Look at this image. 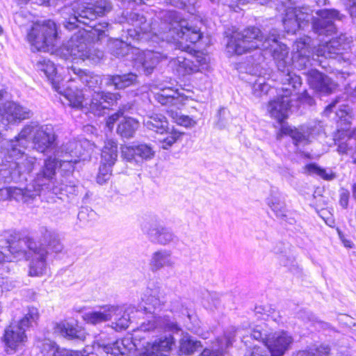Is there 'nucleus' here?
Listing matches in <instances>:
<instances>
[{"mask_svg": "<svg viewBox=\"0 0 356 356\" xmlns=\"http://www.w3.org/2000/svg\"><path fill=\"white\" fill-rule=\"evenodd\" d=\"M154 151L151 145L138 143L121 147V156L123 160L134 164H141L144 161L150 160L154 156Z\"/></svg>", "mask_w": 356, "mask_h": 356, "instance_id": "obj_17", "label": "nucleus"}, {"mask_svg": "<svg viewBox=\"0 0 356 356\" xmlns=\"http://www.w3.org/2000/svg\"><path fill=\"white\" fill-rule=\"evenodd\" d=\"M120 24L127 23L132 25L133 29H128V35L133 40H139L143 37L141 35L149 33L152 28L151 24L147 22L145 17L139 13L135 11L129 12L127 10L122 12V16L118 20Z\"/></svg>", "mask_w": 356, "mask_h": 356, "instance_id": "obj_14", "label": "nucleus"}, {"mask_svg": "<svg viewBox=\"0 0 356 356\" xmlns=\"http://www.w3.org/2000/svg\"><path fill=\"white\" fill-rule=\"evenodd\" d=\"M33 115L29 108L15 102L4 104L2 111L3 120L10 124H19L22 120L30 119Z\"/></svg>", "mask_w": 356, "mask_h": 356, "instance_id": "obj_22", "label": "nucleus"}, {"mask_svg": "<svg viewBox=\"0 0 356 356\" xmlns=\"http://www.w3.org/2000/svg\"><path fill=\"white\" fill-rule=\"evenodd\" d=\"M266 203L277 218L293 224L294 219L288 218L289 212L286 209L285 202L277 191L274 190L270 191L269 197L266 198Z\"/></svg>", "mask_w": 356, "mask_h": 356, "instance_id": "obj_29", "label": "nucleus"}, {"mask_svg": "<svg viewBox=\"0 0 356 356\" xmlns=\"http://www.w3.org/2000/svg\"><path fill=\"white\" fill-rule=\"evenodd\" d=\"M67 70L71 76L67 81L79 80L86 87L94 91L89 104V111L94 115L98 116L104 115L120 99V95L118 92L99 90L104 80L99 75L74 65L67 66Z\"/></svg>", "mask_w": 356, "mask_h": 356, "instance_id": "obj_6", "label": "nucleus"}, {"mask_svg": "<svg viewBox=\"0 0 356 356\" xmlns=\"http://www.w3.org/2000/svg\"><path fill=\"white\" fill-rule=\"evenodd\" d=\"M252 92L255 96H261L263 92H267L269 86L265 82L264 78L259 77L252 84Z\"/></svg>", "mask_w": 356, "mask_h": 356, "instance_id": "obj_52", "label": "nucleus"}, {"mask_svg": "<svg viewBox=\"0 0 356 356\" xmlns=\"http://www.w3.org/2000/svg\"><path fill=\"white\" fill-rule=\"evenodd\" d=\"M340 98L337 97L332 100L326 107L325 111L327 113H332L334 111L337 104L339 102Z\"/></svg>", "mask_w": 356, "mask_h": 356, "instance_id": "obj_63", "label": "nucleus"}, {"mask_svg": "<svg viewBox=\"0 0 356 356\" xmlns=\"http://www.w3.org/2000/svg\"><path fill=\"white\" fill-rule=\"evenodd\" d=\"M350 111L351 110L349 106L341 104L336 109L335 113L339 118L337 122V131L339 133L341 132V135H345L348 140H352L353 138H356V129L353 130L349 129L351 119Z\"/></svg>", "mask_w": 356, "mask_h": 356, "instance_id": "obj_28", "label": "nucleus"}, {"mask_svg": "<svg viewBox=\"0 0 356 356\" xmlns=\"http://www.w3.org/2000/svg\"><path fill=\"white\" fill-rule=\"evenodd\" d=\"M271 308L269 306L257 305L254 307V312L258 315V318L266 319V316H270Z\"/></svg>", "mask_w": 356, "mask_h": 356, "instance_id": "obj_56", "label": "nucleus"}, {"mask_svg": "<svg viewBox=\"0 0 356 356\" xmlns=\"http://www.w3.org/2000/svg\"><path fill=\"white\" fill-rule=\"evenodd\" d=\"M8 197L19 201L24 195V189L17 187H10L7 189Z\"/></svg>", "mask_w": 356, "mask_h": 356, "instance_id": "obj_54", "label": "nucleus"}, {"mask_svg": "<svg viewBox=\"0 0 356 356\" xmlns=\"http://www.w3.org/2000/svg\"><path fill=\"white\" fill-rule=\"evenodd\" d=\"M174 71L181 76L192 74L199 70V66L189 58L178 56L171 61Z\"/></svg>", "mask_w": 356, "mask_h": 356, "instance_id": "obj_36", "label": "nucleus"}, {"mask_svg": "<svg viewBox=\"0 0 356 356\" xmlns=\"http://www.w3.org/2000/svg\"><path fill=\"white\" fill-rule=\"evenodd\" d=\"M339 137L335 139V144L337 145V152L340 154H347L348 151L352 149V145L350 144V140H348L345 135H341L339 132Z\"/></svg>", "mask_w": 356, "mask_h": 356, "instance_id": "obj_49", "label": "nucleus"}, {"mask_svg": "<svg viewBox=\"0 0 356 356\" xmlns=\"http://www.w3.org/2000/svg\"><path fill=\"white\" fill-rule=\"evenodd\" d=\"M209 295V297L211 298L213 307L217 309L220 305V298L218 294H217L216 293H211Z\"/></svg>", "mask_w": 356, "mask_h": 356, "instance_id": "obj_64", "label": "nucleus"}, {"mask_svg": "<svg viewBox=\"0 0 356 356\" xmlns=\"http://www.w3.org/2000/svg\"><path fill=\"white\" fill-rule=\"evenodd\" d=\"M296 0H281V8L283 10L282 24L285 31L287 33L296 34L297 31L300 30V25L296 18Z\"/></svg>", "mask_w": 356, "mask_h": 356, "instance_id": "obj_25", "label": "nucleus"}, {"mask_svg": "<svg viewBox=\"0 0 356 356\" xmlns=\"http://www.w3.org/2000/svg\"><path fill=\"white\" fill-rule=\"evenodd\" d=\"M38 318V310L33 307H29L28 312L19 321L17 325L8 326L4 332L2 337L6 351L10 353L15 351L17 348L26 338L25 332Z\"/></svg>", "mask_w": 356, "mask_h": 356, "instance_id": "obj_12", "label": "nucleus"}, {"mask_svg": "<svg viewBox=\"0 0 356 356\" xmlns=\"http://www.w3.org/2000/svg\"><path fill=\"white\" fill-rule=\"evenodd\" d=\"M305 75L309 86L318 92L330 94L337 88L329 76L316 69L309 70Z\"/></svg>", "mask_w": 356, "mask_h": 356, "instance_id": "obj_23", "label": "nucleus"}, {"mask_svg": "<svg viewBox=\"0 0 356 356\" xmlns=\"http://www.w3.org/2000/svg\"><path fill=\"white\" fill-rule=\"evenodd\" d=\"M96 212L91 208L82 207L78 213L77 218L83 225H88L89 222L96 219Z\"/></svg>", "mask_w": 356, "mask_h": 356, "instance_id": "obj_48", "label": "nucleus"}, {"mask_svg": "<svg viewBox=\"0 0 356 356\" xmlns=\"http://www.w3.org/2000/svg\"><path fill=\"white\" fill-rule=\"evenodd\" d=\"M37 127L38 124L35 122L24 126L20 133L15 137V139L10 141L11 149L10 154L11 156H18L24 154V151L21 148L25 146L26 138L34 131Z\"/></svg>", "mask_w": 356, "mask_h": 356, "instance_id": "obj_31", "label": "nucleus"}, {"mask_svg": "<svg viewBox=\"0 0 356 356\" xmlns=\"http://www.w3.org/2000/svg\"><path fill=\"white\" fill-rule=\"evenodd\" d=\"M141 228L143 232L147 234L149 240L154 243L167 245L175 238L169 227H165L154 218L144 222L141 225Z\"/></svg>", "mask_w": 356, "mask_h": 356, "instance_id": "obj_16", "label": "nucleus"}, {"mask_svg": "<svg viewBox=\"0 0 356 356\" xmlns=\"http://www.w3.org/2000/svg\"><path fill=\"white\" fill-rule=\"evenodd\" d=\"M26 39L32 51H49L56 46L58 31L56 23L49 19L42 24H33L27 31Z\"/></svg>", "mask_w": 356, "mask_h": 356, "instance_id": "obj_11", "label": "nucleus"}, {"mask_svg": "<svg viewBox=\"0 0 356 356\" xmlns=\"http://www.w3.org/2000/svg\"><path fill=\"white\" fill-rule=\"evenodd\" d=\"M108 50L113 56L117 58L124 57L127 56L131 47L127 43L120 39H112L108 44Z\"/></svg>", "mask_w": 356, "mask_h": 356, "instance_id": "obj_41", "label": "nucleus"}, {"mask_svg": "<svg viewBox=\"0 0 356 356\" xmlns=\"http://www.w3.org/2000/svg\"><path fill=\"white\" fill-rule=\"evenodd\" d=\"M54 332L70 341H83L86 337L85 329L75 320L56 323Z\"/></svg>", "mask_w": 356, "mask_h": 356, "instance_id": "obj_21", "label": "nucleus"}, {"mask_svg": "<svg viewBox=\"0 0 356 356\" xmlns=\"http://www.w3.org/2000/svg\"><path fill=\"white\" fill-rule=\"evenodd\" d=\"M114 305H106L96 307L83 314L82 318L87 323L96 325L111 320V314L115 313Z\"/></svg>", "mask_w": 356, "mask_h": 356, "instance_id": "obj_27", "label": "nucleus"}, {"mask_svg": "<svg viewBox=\"0 0 356 356\" xmlns=\"http://www.w3.org/2000/svg\"><path fill=\"white\" fill-rule=\"evenodd\" d=\"M296 6V18L300 25L301 29L309 26L311 22L313 31L319 36L331 35L336 33L337 26L336 21H342L345 17L335 8H322L316 11V15L302 11Z\"/></svg>", "mask_w": 356, "mask_h": 356, "instance_id": "obj_10", "label": "nucleus"}, {"mask_svg": "<svg viewBox=\"0 0 356 356\" xmlns=\"http://www.w3.org/2000/svg\"><path fill=\"white\" fill-rule=\"evenodd\" d=\"M245 356H270L266 347L254 346Z\"/></svg>", "mask_w": 356, "mask_h": 356, "instance_id": "obj_55", "label": "nucleus"}, {"mask_svg": "<svg viewBox=\"0 0 356 356\" xmlns=\"http://www.w3.org/2000/svg\"><path fill=\"white\" fill-rule=\"evenodd\" d=\"M225 112H226V109L225 108H220L218 110V120L216 124L220 129H222L225 127L226 122L224 120V118H222V116L225 114Z\"/></svg>", "mask_w": 356, "mask_h": 356, "instance_id": "obj_60", "label": "nucleus"}, {"mask_svg": "<svg viewBox=\"0 0 356 356\" xmlns=\"http://www.w3.org/2000/svg\"><path fill=\"white\" fill-rule=\"evenodd\" d=\"M102 350L107 356H124L127 354V348L123 341L117 340L113 343L104 345Z\"/></svg>", "mask_w": 356, "mask_h": 356, "instance_id": "obj_42", "label": "nucleus"}, {"mask_svg": "<svg viewBox=\"0 0 356 356\" xmlns=\"http://www.w3.org/2000/svg\"><path fill=\"white\" fill-rule=\"evenodd\" d=\"M141 303L137 307L129 306L128 307L114 305L115 313L111 314V327L120 332L126 330L130 323V313L133 310L143 312L144 314H154L161 310L165 300L162 296L160 286L154 282H149L142 298Z\"/></svg>", "mask_w": 356, "mask_h": 356, "instance_id": "obj_7", "label": "nucleus"}, {"mask_svg": "<svg viewBox=\"0 0 356 356\" xmlns=\"http://www.w3.org/2000/svg\"><path fill=\"white\" fill-rule=\"evenodd\" d=\"M137 75L129 72L123 74L107 75L104 77L105 83L107 86H113L115 89H124L135 84L137 81Z\"/></svg>", "mask_w": 356, "mask_h": 356, "instance_id": "obj_35", "label": "nucleus"}, {"mask_svg": "<svg viewBox=\"0 0 356 356\" xmlns=\"http://www.w3.org/2000/svg\"><path fill=\"white\" fill-rule=\"evenodd\" d=\"M337 30L338 29L336 33L331 35H325L326 38H332L318 45L316 49L318 58H333L334 55L341 54L342 51L346 49L348 44L345 35L341 34L339 37H333V35L337 34Z\"/></svg>", "mask_w": 356, "mask_h": 356, "instance_id": "obj_20", "label": "nucleus"}, {"mask_svg": "<svg viewBox=\"0 0 356 356\" xmlns=\"http://www.w3.org/2000/svg\"><path fill=\"white\" fill-rule=\"evenodd\" d=\"M203 346L202 342L197 340L195 337L186 334L179 340V355L191 356L196 353L204 350H202ZM205 350H207L205 348Z\"/></svg>", "mask_w": 356, "mask_h": 356, "instance_id": "obj_33", "label": "nucleus"}, {"mask_svg": "<svg viewBox=\"0 0 356 356\" xmlns=\"http://www.w3.org/2000/svg\"><path fill=\"white\" fill-rule=\"evenodd\" d=\"M58 165L59 152H54L44 159L42 165L33 179V187L36 192L47 191L56 195L73 193L72 181L67 185L63 180L58 181L56 179Z\"/></svg>", "mask_w": 356, "mask_h": 356, "instance_id": "obj_9", "label": "nucleus"}, {"mask_svg": "<svg viewBox=\"0 0 356 356\" xmlns=\"http://www.w3.org/2000/svg\"><path fill=\"white\" fill-rule=\"evenodd\" d=\"M306 170L310 172L318 175L322 179L330 181L335 178V175L332 172H327L325 168L319 166L315 163H311L306 165Z\"/></svg>", "mask_w": 356, "mask_h": 356, "instance_id": "obj_45", "label": "nucleus"}, {"mask_svg": "<svg viewBox=\"0 0 356 356\" xmlns=\"http://www.w3.org/2000/svg\"><path fill=\"white\" fill-rule=\"evenodd\" d=\"M112 8L113 4L109 0L76 2L72 6L63 8V27L68 31H76L65 47V54L72 60L80 59L95 65L103 58L104 51L95 48L88 39L102 41L107 36L111 24L105 21L97 22V19L106 15Z\"/></svg>", "mask_w": 356, "mask_h": 356, "instance_id": "obj_1", "label": "nucleus"}, {"mask_svg": "<svg viewBox=\"0 0 356 356\" xmlns=\"http://www.w3.org/2000/svg\"><path fill=\"white\" fill-rule=\"evenodd\" d=\"M166 129L165 132L160 134L161 137L159 138L160 146L163 149H170L173 144L181 139L184 134L183 132L177 130L174 127H168Z\"/></svg>", "mask_w": 356, "mask_h": 356, "instance_id": "obj_40", "label": "nucleus"}, {"mask_svg": "<svg viewBox=\"0 0 356 356\" xmlns=\"http://www.w3.org/2000/svg\"><path fill=\"white\" fill-rule=\"evenodd\" d=\"M293 343L292 335L287 331L281 330L270 335L266 342V348L270 356H284Z\"/></svg>", "mask_w": 356, "mask_h": 356, "instance_id": "obj_18", "label": "nucleus"}, {"mask_svg": "<svg viewBox=\"0 0 356 356\" xmlns=\"http://www.w3.org/2000/svg\"><path fill=\"white\" fill-rule=\"evenodd\" d=\"M348 9L351 17H356V0H350Z\"/></svg>", "mask_w": 356, "mask_h": 356, "instance_id": "obj_62", "label": "nucleus"}, {"mask_svg": "<svg viewBox=\"0 0 356 356\" xmlns=\"http://www.w3.org/2000/svg\"><path fill=\"white\" fill-rule=\"evenodd\" d=\"M77 145L76 143H69L65 146L61 147V149L65 148L69 152L65 154L59 153L58 170L62 177L60 180H63V182L67 185H70V181H72L73 184V193L75 191L76 185L72 174L74 171L75 165L79 162V159H77L76 152H74L72 147H76Z\"/></svg>", "mask_w": 356, "mask_h": 356, "instance_id": "obj_15", "label": "nucleus"}, {"mask_svg": "<svg viewBox=\"0 0 356 356\" xmlns=\"http://www.w3.org/2000/svg\"><path fill=\"white\" fill-rule=\"evenodd\" d=\"M118 156L117 143L112 140H107L102 149L100 163L113 167L117 161Z\"/></svg>", "mask_w": 356, "mask_h": 356, "instance_id": "obj_38", "label": "nucleus"}, {"mask_svg": "<svg viewBox=\"0 0 356 356\" xmlns=\"http://www.w3.org/2000/svg\"><path fill=\"white\" fill-rule=\"evenodd\" d=\"M144 127L160 135L165 132L169 127V122L163 114L152 113L143 119Z\"/></svg>", "mask_w": 356, "mask_h": 356, "instance_id": "obj_34", "label": "nucleus"}, {"mask_svg": "<svg viewBox=\"0 0 356 356\" xmlns=\"http://www.w3.org/2000/svg\"><path fill=\"white\" fill-rule=\"evenodd\" d=\"M243 330L240 327L235 326L227 328L224 332L223 337L219 341V350H204L200 356H231L227 350L232 347L236 338H239L244 343L247 342L245 340V336L242 333Z\"/></svg>", "mask_w": 356, "mask_h": 356, "instance_id": "obj_19", "label": "nucleus"}, {"mask_svg": "<svg viewBox=\"0 0 356 356\" xmlns=\"http://www.w3.org/2000/svg\"><path fill=\"white\" fill-rule=\"evenodd\" d=\"M35 165V159L27 157L20 162L11 163L9 171L11 180L15 183L27 181L28 176L32 172Z\"/></svg>", "mask_w": 356, "mask_h": 356, "instance_id": "obj_26", "label": "nucleus"}, {"mask_svg": "<svg viewBox=\"0 0 356 356\" xmlns=\"http://www.w3.org/2000/svg\"><path fill=\"white\" fill-rule=\"evenodd\" d=\"M21 3H26L31 2V3L38 5H44L46 6H51L54 3V0H19Z\"/></svg>", "mask_w": 356, "mask_h": 356, "instance_id": "obj_61", "label": "nucleus"}, {"mask_svg": "<svg viewBox=\"0 0 356 356\" xmlns=\"http://www.w3.org/2000/svg\"><path fill=\"white\" fill-rule=\"evenodd\" d=\"M171 252L166 250H160L152 254L150 260V268L153 272L158 271L165 266H172Z\"/></svg>", "mask_w": 356, "mask_h": 356, "instance_id": "obj_37", "label": "nucleus"}, {"mask_svg": "<svg viewBox=\"0 0 356 356\" xmlns=\"http://www.w3.org/2000/svg\"><path fill=\"white\" fill-rule=\"evenodd\" d=\"M142 329L144 331L154 332H169L168 334L156 339L149 343L145 350L139 356H168L167 353L175 345L173 334L181 331L180 325L175 318L168 315L154 316L152 319L143 323Z\"/></svg>", "mask_w": 356, "mask_h": 356, "instance_id": "obj_8", "label": "nucleus"}, {"mask_svg": "<svg viewBox=\"0 0 356 356\" xmlns=\"http://www.w3.org/2000/svg\"><path fill=\"white\" fill-rule=\"evenodd\" d=\"M330 348L328 346H321L316 348L299 350L293 356H330Z\"/></svg>", "mask_w": 356, "mask_h": 356, "instance_id": "obj_47", "label": "nucleus"}, {"mask_svg": "<svg viewBox=\"0 0 356 356\" xmlns=\"http://www.w3.org/2000/svg\"><path fill=\"white\" fill-rule=\"evenodd\" d=\"M124 113V109L123 108H120L117 112L109 115L106 120V126L109 129H113L114 124L119 120L120 117L123 115Z\"/></svg>", "mask_w": 356, "mask_h": 356, "instance_id": "obj_53", "label": "nucleus"}, {"mask_svg": "<svg viewBox=\"0 0 356 356\" xmlns=\"http://www.w3.org/2000/svg\"><path fill=\"white\" fill-rule=\"evenodd\" d=\"M274 32L275 31L271 33V36L264 40V34L259 28L248 26L241 32L234 33L233 35L227 38L226 49L228 53L236 55H241L249 51L258 49L260 51L256 52L254 56H258L259 60L261 58V51H269L271 56H273L271 49H273L272 44L273 42L276 41V42L283 44V43L278 41L279 35L275 34ZM307 44V39L298 40L296 42L297 54L294 55L292 58L288 57L289 60V70L293 74L294 73L291 71V60H293L294 66L298 70L307 69L312 65L310 57L304 54ZM285 46L286 45L285 44ZM286 47L289 51L288 47ZM287 56H289V54ZM272 57L273 58V56Z\"/></svg>", "mask_w": 356, "mask_h": 356, "instance_id": "obj_4", "label": "nucleus"}, {"mask_svg": "<svg viewBox=\"0 0 356 356\" xmlns=\"http://www.w3.org/2000/svg\"><path fill=\"white\" fill-rule=\"evenodd\" d=\"M184 94L178 89L165 87L153 94L154 99L162 106H173L179 103Z\"/></svg>", "mask_w": 356, "mask_h": 356, "instance_id": "obj_32", "label": "nucleus"}, {"mask_svg": "<svg viewBox=\"0 0 356 356\" xmlns=\"http://www.w3.org/2000/svg\"><path fill=\"white\" fill-rule=\"evenodd\" d=\"M159 18L161 21V38L168 42L178 41L177 46L181 50L188 51L190 49L188 44H183L184 41L195 44L202 38L200 29L189 26L188 22L176 10H162L159 14Z\"/></svg>", "mask_w": 356, "mask_h": 356, "instance_id": "obj_5", "label": "nucleus"}, {"mask_svg": "<svg viewBox=\"0 0 356 356\" xmlns=\"http://www.w3.org/2000/svg\"><path fill=\"white\" fill-rule=\"evenodd\" d=\"M270 334L267 333V331L263 330L261 325H257L250 333V337L259 342H263L266 346V342L268 339Z\"/></svg>", "mask_w": 356, "mask_h": 356, "instance_id": "obj_51", "label": "nucleus"}, {"mask_svg": "<svg viewBox=\"0 0 356 356\" xmlns=\"http://www.w3.org/2000/svg\"><path fill=\"white\" fill-rule=\"evenodd\" d=\"M272 48L273 59L277 68L276 79L282 86L277 88V98L269 102L268 111L270 115L282 124L280 134L289 136L296 150L299 151L300 145L309 143L312 128L307 125L295 127L282 123L287 118L288 111L291 107H300L302 105L312 106L315 104V100L306 90L301 94L298 92L302 85V79L289 70L286 46L274 41Z\"/></svg>", "mask_w": 356, "mask_h": 356, "instance_id": "obj_2", "label": "nucleus"}, {"mask_svg": "<svg viewBox=\"0 0 356 356\" xmlns=\"http://www.w3.org/2000/svg\"><path fill=\"white\" fill-rule=\"evenodd\" d=\"M33 143L34 148L42 154L59 152L56 149L58 145V136L51 124H46L36 129Z\"/></svg>", "mask_w": 356, "mask_h": 356, "instance_id": "obj_13", "label": "nucleus"}, {"mask_svg": "<svg viewBox=\"0 0 356 356\" xmlns=\"http://www.w3.org/2000/svg\"><path fill=\"white\" fill-rule=\"evenodd\" d=\"M159 63L156 54L152 51H147L139 55L134 63V67L139 73L148 76L151 74Z\"/></svg>", "mask_w": 356, "mask_h": 356, "instance_id": "obj_30", "label": "nucleus"}, {"mask_svg": "<svg viewBox=\"0 0 356 356\" xmlns=\"http://www.w3.org/2000/svg\"><path fill=\"white\" fill-rule=\"evenodd\" d=\"M1 243L0 263L12 261V256L13 258L26 256L30 259L29 275L32 277L40 276L45 273L48 254L60 253L63 249L58 232L47 227L39 229L37 241L25 237L17 240L7 239Z\"/></svg>", "mask_w": 356, "mask_h": 356, "instance_id": "obj_3", "label": "nucleus"}, {"mask_svg": "<svg viewBox=\"0 0 356 356\" xmlns=\"http://www.w3.org/2000/svg\"><path fill=\"white\" fill-rule=\"evenodd\" d=\"M122 3V6L129 8L131 10L135 8L137 5H141L145 3V0H119Z\"/></svg>", "mask_w": 356, "mask_h": 356, "instance_id": "obj_57", "label": "nucleus"}, {"mask_svg": "<svg viewBox=\"0 0 356 356\" xmlns=\"http://www.w3.org/2000/svg\"><path fill=\"white\" fill-rule=\"evenodd\" d=\"M184 307V305L181 302V298H177L172 302L171 311L173 312H183Z\"/></svg>", "mask_w": 356, "mask_h": 356, "instance_id": "obj_58", "label": "nucleus"}, {"mask_svg": "<svg viewBox=\"0 0 356 356\" xmlns=\"http://www.w3.org/2000/svg\"><path fill=\"white\" fill-rule=\"evenodd\" d=\"M112 168L107 165L100 163L99 172L97 175V182L99 184H104L106 183L111 178L112 175Z\"/></svg>", "mask_w": 356, "mask_h": 356, "instance_id": "obj_50", "label": "nucleus"}, {"mask_svg": "<svg viewBox=\"0 0 356 356\" xmlns=\"http://www.w3.org/2000/svg\"><path fill=\"white\" fill-rule=\"evenodd\" d=\"M49 352L52 356H88L85 351L61 348L54 342L49 344Z\"/></svg>", "mask_w": 356, "mask_h": 356, "instance_id": "obj_43", "label": "nucleus"}, {"mask_svg": "<svg viewBox=\"0 0 356 356\" xmlns=\"http://www.w3.org/2000/svg\"><path fill=\"white\" fill-rule=\"evenodd\" d=\"M349 195L348 191H343L340 194L339 204L343 209H346L348 206Z\"/></svg>", "mask_w": 356, "mask_h": 356, "instance_id": "obj_59", "label": "nucleus"}, {"mask_svg": "<svg viewBox=\"0 0 356 356\" xmlns=\"http://www.w3.org/2000/svg\"><path fill=\"white\" fill-rule=\"evenodd\" d=\"M36 69L47 77L52 88L58 93H62V82L64 81L57 73L55 64L48 58H40L35 65Z\"/></svg>", "mask_w": 356, "mask_h": 356, "instance_id": "obj_24", "label": "nucleus"}, {"mask_svg": "<svg viewBox=\"0 0 356 356\" xmlns=\"http://www.w3.org/2000/svg\"><path fill=\"white\" fill-rule=\"evenodd\" d=\"M139 127L138 120L133 118H124L118 125L117 133L122 138L129 139L134 134Z\"/></svg>", "mask_w": 356, "mask_h": 356, "instance_id": "obj_39", "label": "nucleus"}, {"mask_svg": "<svg viewBox=\"0 0 356 356\" xmlns=\"http://www.w3.org/2000/svg\"><path fill=\"white\" fill-rule=\"evenodd\" d=\"M168 113L174 122L178 125L185 127H191L195 124L194 120H193L188 115L182 114L180 111L170 109Z\"/></svg>", "mask_w": 356, "mask_h": 356, "instance_id": "obj_44", "label": "nucleus"}, {"mask_svg": "<svg viewBox=\"0 0 356 356\" xmlns=\"http://www.w3.org/2000/svg\"><path fill=\"white\" fill-rule=\"evenodd\" d=\"M66 96L70 106L77 109H81L83 108L85 99L82 91H70L66 95Z\"/></svg>", "mask_w": 356, "mask_h": 356, "instance_id": "obj_46", "label": "nucleus"}]
</instances>
